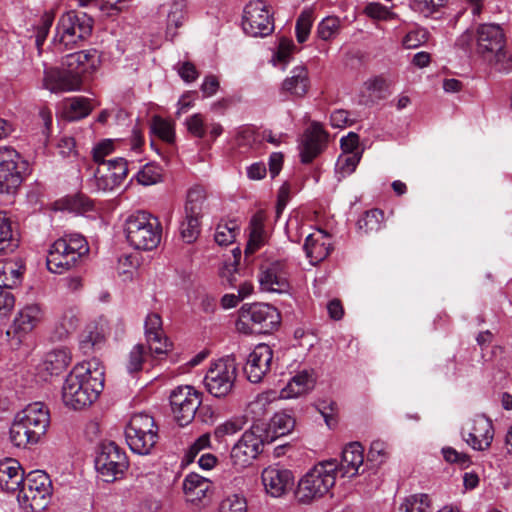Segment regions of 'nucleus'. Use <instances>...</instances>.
I'll return each instance as SVG.
<instances>
[{
    "instance_id": "obj_1",
    "label": "nucleus",
    "mask_w": 512,
    "mask_h": 512,
    "mask_svg": "<svg viewBox=\"0 0 512 512\" xmlns=\"http://www.w3.org/2000/svg\"><path fill=\"white\" fill-rule=\"evenodd\" d=\"M104 387V369L97 359L76 365L62 386L63 403L80 410L90 406Z\"/></svg>"
},
{
    "instance_id": "obj_2",
    "label": "nucleus",
    "mask_w": 512,
    "mask_h": 512,
    "mask_svg": "<svg viewBox=\"0 0 512 512\" xmlns=\"http://www.w3.org/2000/svg\"><path fill=\"white\" fill-rule=\"evenodd\" d=\"M50 424V413L42 402L28 404L16 414L10 428V440L19 448L37 444Z\"/></svg>"
},
{
    "instance_id": "obj_3",
    "label": "nucleus",
    "mask_w": 512,
    "mask_h": 512,
    "mask_svg": "<svg viewBox=\"0 0 512 512\" xmlns=\"http://www.w3.org/2000/svg\"><path fill=\"white\" fill-rule=\"evenodd\" d=\"M338 474L336 460H325L315 464L298 481L295 499L300 504H311L327 495L334 487Z\"/></svg>"
},
{
    "instance_id": "obj_4",
    "label": "nucleus",
    "mask_w": 512,
    "mask_h": 512,
    "mask_svg": "<svg viewBox=\"0 0 512 512\" xmlns=\"http://www.w3.org/2000/svg\"><path fill=\"white\" fill-rule=\"evenodd\" d=\"M124 233L131 247L136 250L151 251L161 242L162 225L151 213L137 211L126 218Z\"/></svg>"
},
{
    "instance_id": "obj_5",
    "label": "nucleus",
    "mask_w": 512,
    "mask_h": 512,
    "mask_svg": "<svg viewBox=\"0 0 512 512\" xmlns=\"http://www.w3.org/2000/svg\"><path fill=\"white\" fill-rule=\"evenodd\" d=\"M89 252L86 239L78 234H66L56 240L49 249L47 268L53 273H62L78 265Z\"/></svg>"
},
{
    "instance_id": "obj_6",
    "label": "nucleus",
    "mask_w": 512,
    "mask_h": 512,
    "mask_svg": "<svg viewBox=\"0 0 512 512\" xmlns=\"http://www.w3.org/2000/svg\"><path fill=\"white\" fill-rule=\"evenodd\" d=\"M92 28V18L85 13L69 11L58 20L53 44L58 51L76 48L91 35Z\"/></svg>"
},
{
    "instance_id": "obj_7",
    "label": "nucleus",
    "mask_w": 512,
    "mask_h": 512,
    "mask_svg": "<svg viewBox=\"0 0 512 512\" xmlns=\"http://www.w3.org/2000/svg\"><path fill=\"white\" fill-rule=\"evenodd\" d=\"M280 324V314L269 304H246L239 311L236 329L243 334H266L272 332Z\"/></svg>"
},
{
    "instance_id": "obj_8",
    "label": "nucleus",
    "mask_w": 512,
    "mask_h": 512,
    "mask_svg": "<svg viewBox=\"0 0 512 512\" xmlns=\"http://www.w3.org/2000/svg\"><path fill=\"white\" fill-rule=\"evenodd\" d=\"M52 496L48 475L42 471L30 472L18 493L20 506L29 512H41L47 508Z\"/></svg>"
},
{
    "instance_id": "obj_9",
    "label": "nucleus",
    "mask_w": 512,
    "mask_h": 512,
    "mask_svg": "<svg viewBox=\"0 0 512 512\" xmlns=\"http://www.w3.org/2000/svg\"><path fill=\"white\" fill-rule=\"evenodd\" d=\"M125 437L132 452L148 455L158 442V427L152 416L136 413L126 426Z\"/></svg>"
},
{
    "instance_id": "obj_10",
    "label": "nucleus",
    "mask_w": 512,
    "mask_h": 512,
    "mask_svg": "<svg viewBox=\"0 0 512 512\" xmlns=\"http://www.w3.org/2000/svg\"><path fill=\"white\" fill-rule=\"evenodd\" d=\"M237 370L233 357L228 356L212 363L204 377L207 391L217 398L230 394L235 385Z\"/></svg>"
},
{
    "instance_id": "obj_11",
    "label": "nucleus",
    "mask_w": 512,
    "mask_h": 512,
    "mask_svg": "<svg viewBox=\"0 0 512 512\" xmlns=\"http://www.w3.org/2000/svg\"><path fill=\"white\" fill-rule=\"evenodd\" d=\"M95 468L104 482L121 478L128 468L125 451L114 442H103L95 459Z\"/></svg>"
},
{
    "instance_id": "obj_12",
    "label": "nucleus",
    "mask_w": 512,
    "mask_h": 512,
    "mask_svg": "<svg viewBox=\"0 0 512 512\" xmlns=\"http://www.w3.org/2000/svg\"><path fill=\"white\" fill-rule=\"evenodd\" d=\"M169 399L173 416L180 426L192 422L202 403L201 393L190 385L176 387L171 391Z\"/></svg>"
},
{
    "instance_id": "obj_13",
    "label": "nucleus",
    "mask_w": 512,
    "mask_h": 512,
    "mask_svg": "<svg viewBox=\"0 0 512 512\" xmlns=\"http://www.w3.org/2000/svg\"><path fill=\"white\" fill-rule=\"evenodd\" d=\"M243 30L252 37H265L274 30L272 15L262 0L249 2L244 8Z\"/></svg>"
},
{
    "instance_id": "obj_14",
    "label": "nucleus",
    "mask_w": 512,
    "mask_h": 512,
    "mask_svg": "<svg viewBox=\"0 0 512 512\" xmlns=\"http://www.w3.org/2000/svg\"><path fill=\"white\" fill-rule=\"evenodd\" d=\"M20 154L12 147H0V193L13 194L22 183Z\"/></svg>"
},
{
    "instance_id": "obj_15",
    "label": "nucleus",
    "mask_w": 512,
    "mask_h": 512,
    "mask_svg": "<svg viewBox=\"0 0 512 512\" xmlns=\"http://www.w3.org/2000/svg\"><path fill=\"white\" fill-rule=\"evenodd\" d=\"M258 424L243 433L242 437L232 447L231 459L235 466L244 468L248 466L262 451L264 442H267Z\"/></svg>"
},
{
    "instance_id": "obj_16",
    "label": "nucleus",
    "mask_w": 512,
    "mask_h": 512,
    "mask_svg": "<svg viewBox=\"0 0 512 512\" xmlns=\"http://www.w3.org/2000/svg\"><path fill=\"white\" fill-rule=\"evenodd\" d=\"M477 51L486 59L500 62L505 58V38L498 24H481L477 28Z\"/></svg>"
},
{
    "instance_id": "obj_17",
    "label": "nucleus",
    "mask_w": 512,
    "mask_h": 512,
    "mask_svg": "<svg viewBox=\"0 0 512 512\" xmlns=\"http://www.w3.org/2000/svg\"><path fill=\"white\" fill-rule=\"evenodd\" d=\"M128 173V164L124 158L109 160L98 165L95 173V184L98 190L112 191L119 187Z\"/></svg>"
},
{
    "instance_id": "obj_18",
    "label": "nucleus",
    "mask_w": 512,
    "mask_h": 512,
    "mask_svg": "<svg viewBox=\"0 0 512 512\" xmlns=\"http://www.w3.org/2000/svg\"><path fill=\"white\" fill-rule=\"evenodd\" d=\"M261 480L265 492L273 498L286 495L294 484L293 473L277 465L265 468L262 471Z\"/></svg>"
},
{
    "instance_id": "obj_19",
    "label": "nucleus",
    "mask_w": 512,
    "mask_h": 512,
    "mask_svg": "<svg viewBox=\"0 0 512 512\" xmlns=\"http://www.w3.org/2000/svg\"><path fill=\"white\" fill-rule=\"evenodd\" d=\"M463 438L473 449L483 451L490 447L494 432L492 422L484 415L476 416L463 428Z\"/></svg>"
},
{
    "instance_id": "obj_20",
    "label": "nucleus",
    "mask_w": 512,
    "mask_h": 512,
    "mask_svg": "<svg viewBox=\"0 0 512 512\" xmlns=\"http://www.w3.org/2000/svg\"><path fill=\"white\" fill-rule=\"evenodd\" d=\"M82 79L77 73H70L65 67H48L44 69L42 86L52 93L76 91L81 88Z\"/></svg>"
},
{
    "instance_id": "obj_21",
    "label": "nucleus",
    "mask_w": 512,
    "mask_h": 512,
    "mask_svg": "<svg viewBox=\"0 0 512 512\" xmlns=\"http://www.w3.org/2000/svg\"><path fill=\"white\" fill-rule=\"evenodd\" d=\"M259 282L263 290L285 293L289 290L287 271L283 261L264 262L260 267Z\"/></svg>"
},
{
    "instance_id": "obj_22",
    "label": "nucleus",
    "mask_w": 512,
    "mask_h": 512,
    "mask_svg": "<svg viewBox=\"0 0 512 512\" xmlns=\"http://www.w3.org/2000/svg\"><path fill=\"white\" fill-rule=\"evenodd\" d=\"M273 351L267 344H259L249 354L244 372L251 383H259L270 371Z\"/></svg>"
},
{
    "instance_id": "obj_23",
    "label": "nucleus",
    "mask_w": 512,
    "mask_h": 512,
    "mask_svg": "<svg viewBox=\"0 0 512 512\" xmlns=\"http://www.w3.org/2000/svg\"><path fill=\"white\" fill-rule=\"evenodd\" d=\"M145 337L149 350L156 356L166 354L171 347L168 339L164 336L162 319L157 313H150L145 320Z\"/></svg>"
},
{
    "instance_id": "obj_24",
    "label": "nucleus",
    "mask_w": 512,
    "mask_h": 512,
    "mask_svg": "<svg viewBox=\"0 0 512 512\" xmlns=\"http://www.w3.org/2000/svg\"><path fill=\"white\" fill-rule=\"evenodd\" d=\"M327 134L319 123H312L305 131L300 156L303 163H310L323 150Z\"/></svg>"
},
{
    "instance_id": "obj_25",
    "label": "nucleus",
    "mask_w": 512,
    "mask_h": 512,
    "mask_svg": "<svg viewBox=\"0 0 512 512\" xmlns=\"http://www.w3.org/2000/svg\"><path fill=\"white\" fill-rule=\"evenodd\" d=\"M317 381L313 369H304L297 372L279 392L281 399H292L306 395L312 391Z\"/></svg>"
},
{
    "instance_id": "obj_26",
    "label": "nucleus",
    "mask_w": 512,
    "mask_h": 512,
    "mask_svg": "<svg viewBox=\"0 0 512 512\" xmlns=\"http://www.w3.org/2000/svg\"><path fill=\"white\" fill-rule=\"evenodd\" d=\"M332 249L331 237L322 229H317L306 237L304 250L312 265H316L326 259Z\"/></svg>"
},
{
    "instance_id": "obj_27",
    "label": "nucleus",
    "mask_w": 512,
    "mask_h": 512,
    "mask_svg": "<svg viewBox=\"0 0 512 512\" xmlns=\"http://www.w3.org/2000/svg\"><path fill=\"white\" fill-rule=\"evenodd\" d=\"M97 63L96 50H82L66 55L62 60V67H65L70 73H77V76L82 79L83 74L96 69Z\"/></svg>"
},
{
    "instance_id": "obj_28",
    "label": "nucleus",
    "mask_w": 512,
    "mask_h": 512,
    "mask_svg": "<svg viewBox=\"0 0 512 512\" xmlns=\"http://www.w3.org/2000/svg\"><path fill=\"white\" fill-rule=\"evenodd\" d=\"M44 309L38 303H30L22 307L13 321V329L17 334H27L35 329L44 319Z\"/></svg>"
},
{
    "instance_id": "obj_29",
    "label": "nucleus",
    "mask_w": 512,
    "mask_h": 512,
    "mask_svg": "<svg viewBox=\"0 0 512 512\" xmlns=\"http://www.w3.org/2000/svg\"><path fill=\"white\" fill-rule=\"evenodd\" d=\"M24 479V470L16 459L5 458L0 461V488L3 491L16 492Z\"/></svg>"
},
{
    "instance_id": "obj_30",
    "label": "nucleus",
    "mask_w": 512,
    "mask_h": 512,
    "mask_svg": "<svg viewBox=\"0 0 512 512\" xmlns=\"http://www.w3.org/2000/svg\"><path fill=\"white\" fill-rule=\"evenodd\" d=\"M364 464V448L359 442L348 444L343 452L338 472L342 477H354L360 473Z\"/></svg>"
},
{
    "instance_id": "obj_31",
    "label": "nucleus",
    "mask_w": 512,
    "mask_h": 512,
    "mask_svg": "<svg viewBox=\"0 0 512 512\" xmlns=\"http://www.w3.org/2000/svg\"><path fill=\"white\" fill-rule=\"evenodd\" d=\"M266 216L263 211L256 212L249 225V239L245 248V256L252 255L263 247L269 239V233L265 227Z\"/></svg>"
},
{
    "instance_id": "obj_32",
    "label": "nucleus",
    "mask_w": 512,
    "mask_h": 512,
    "mask_svg": "<svg viewBox=\"0 0 512 512\" xmlns=\"http://www.w3.org/2000/svg\"><path fill=\"white\" fill-rule=\"evenodd\" d=\"M20 242L18 224L6 212H0V252H13Z\"/></svg>"
},
{
    "instance_id": "obj_33",
    "label": "nucleus",
    "mask_w": 512,
    "mask_h": 512,
    "mask_svg": "<svg viewBox=\"0 0 512 512\" xmlns=\"http://www.w3.org/2000/svg\"><path fill=\"white\" fill-rule=\"evenodd\" d=\"M308 89V71L303 66L295 67L291 71V76L287 77L282 83V90L294 97H304Z\"/></svg>"
},
{
    "instance_id": "obj_34",
    "label": "nucleus",
    "mask_w": 512,
    "mask_h": 512,
    "mask_svg": "<svg viewBox=\"0 0 512 512\" xmlns=\"http://www.w3.org/2000/svg\"><path fill=\"white\" fill-rule=\"evenodd\" d=\"M295 425L293 417L285 412H278L271 418L267 429L264 431V437L267 442L285 436L290 433Z\"/></svg>"
},
{
    "instance_id": "obj_35",
    "label": "nucleus",
    "mask_w": 512,
    "mask_h": 512,
    "mask_svg": "<svg viewBox=\"0 0 512 512\" xmlns=\"http://www.w3.org/2000/svg\"><path fill=\"white\" fill-rule=\"evenodd\" d=\"M92 109L88 98L72 97L63 101L62 115L66 120L76 121L88 116Z\"/></svg>"
},
{
    "instance_id": "obj_36",
    "label": "nucleus",
    "mask_w": 512,
    "mask_h": 512,
    "mask_svg": "<svg viewBox=\"0 0 512 512\" xmlns=\"http://www.w3.org/2000/svg\"><path fill=\"white\" fill-rule=\"evenodd\" d=\"M105 342V335L97 325H88L80 336L79 348L85 355L99 349Z\"/></svg>"
},
{
    "instance_id": "obj_37",
    "label": "nucleus",
    "mask_w": 512,
    "mask_h": 512,
    "mask_svg": "<svg viewBox=\"0 0 512 512\" xmlns=\"http://www.w3.org/2000/svg\"><path fill=\"white\" fill-rule=\"evenodd\" d=\"M210 488V482L198 474H189L183 483V489L190 501L201 500Z\"/></svg>"
},
{
    "instance_id": "obj_38",
    "label": "nucleus",
    "mask_w": 512,
    "mask_h": 512,
    "mask_svg": "<svg viewBox=\"0 0 512 512\" xmlns=\"http://www.w3.org/2000/svg\"><path fill=\"white\" fill-rule=\"evenodd\" d=\"M384 212L374 208L366 211L357 221L358 230L366 235L376 233L384 227Z\"/></svg>"
},
{
    "instance_id": "obj_39",
    "label": "nucleus",
    "mask_w": 512,
    "mask_h": 512,
    "mask_svg": "<svg viewBox=\"0 0 512 512\" xmlns=\"http://www.w3.org/2000/svg\"><path fill=\"white\" fill-rule=\"evenodd\" d=\"M277 399L281 398L276 391L270 390L260 393L249 403L248 412L255 420H260L268 413L270 405Z\"/></svg>"
},
{
    "instance_id": "obj_40",
    "label": "nucleus",
    "mask_w": 512,
    "mask_h": 512,
    "mask_svg": "<svg viewBox=\"0 0 512 512\" xmlns=\"http://www.w3.org/2000/svg\"><path fill=\"white\" fill-rule=\"evenodd\" d=\"M80 322L79 312L70 308L64 311L55 326V336L62 340L72 334L78 327Z\"/></svg>"
},
{
    "instance_id": "obj_41",
    "label": "nucleus",
    "mask_w": 512,
    "mask_h": 512,
    "mask_svg": "<svg viewBox=\"0 0 512 512\" xmlns=\"http://www.w3.org/2000/svg\"><path fill=\"white\" fill-rule=\"evenodd\" d=\"M22 267L15 263H5L0 266V289L10 290L21 282Z\"/></svg>"
},
{
    "instance_id": "obj_42",
    "label": "nucleus",
    "mask_w": 512,
    "mask_h": 512,
    "mask_svg": "<svg viewBox=\"0 0 512 512\" xmlns=\"http://www.w3.org/2000/svg\"><path fill=\"white\" fill-rule=\"evenodd\" d=\"M240 232V226L236 220L220 222L216 227L214 239L220 246L232 244Z\"/></svg>"
},
{
    "instance_id": "obj_43",
    "label": "nucleus",
    "mask_w": 512,
    "mask_h": 512,
    "mask_svg": "<svg viewBox=\"0 0 512 512\" xmlns=\"http://www.w3.org/2000/svg\"><path fill=\"white\" fill-rule=\"evenodd\" d=\"M71 358L63 349L54 350L47 354L44 367L51 375H57L67 368Z\"/></svg>"
},
{
    "instance_id": "obj_44",
    "label": "nucleus",
    "mask_w": 512,
    "mask_h": 512,
    "mask_svg": "<svg viewBox=\"0 0 512 512\" xmlns=\"http://www.w3.org/2000/svg\"><path fill=\"white\" fill-rule=\"evenodd\" d=\"M207 198L206 189L200 185L193 186L187 193L185 213L202 215L204 203Z\"/></svg>"
},
{
    "instance_id": "obj_45",
    "label": "nucleus",
    "mask_w": 512,
    "mask_h": 512,
    "mask_svg": "<svg viewBox=\"0 0 512 512\" xmlns=\"http://www.w3.org/2000/svg\"><path fill=\"white\" fill-rule=\"evenodd\" d=\"M200 217L192 213H185V219L180 225V234L186 243L194 242L200 233Z\"/></svg>"
},
{
    "instance_id": "obj_46",
    "label": "nucleus",
    "mask_w": 512,
    "mask_h": 512,
    "mask_svg": "<svg viewBox=\"0 0 512 512\" xmlns=\"http://www.w3.org/2000/svg\"><path fill=\"white\" fill-rule=\"evenodd\" d=\"M431 504L428 494H414L405 499L400 510L403 512H431Z\"/></svg>"
},
{
    "instance_id": "obj_47",
    "label": "nucleus",
    "mask_w": 512,
    "mask_h": 512,
    "mask_svg": "<svg viewBox=\"0 0 512 512\" xmlns=\"http://www.w3.org/2000/svg\"><path fill=\"white\" fill-rule=\"evenodd\" d=\"M183 8V0H176L168 12L166 35L170 40H173L176 35V29L182 25L184 19Z\"/></svg>"
},
{
    "instance_id": "obj_48",
    "label": "nucleus",
    "mask_w": 512,
    "mask_h": 512,
    "mask_svg": "<svg viewBox=\"0 0 512 512\" xmlns=\"http://www.w3.org/2000/svg\"><path fill=\"white\" fill-rule=\"evenodd\" d=\"M314 22L313 10L304 9L296 20L295 30L296 39L299 43H304L309 35Z\"/></svg>"
},
{
    "instance_id": "obj_49",
    "label": "nucleus",
    "mask_w": 512,
    "mask_h": 512,
    "mask_svg": "<svg viewBox=\"0 0 512 512\" xmlns=\"http://www.w3.org/2000/svg\"><path fill=\"white\" fill-rule=\"evenodd\" d=\"M341 27V20L336 16H327L317 25V35L324 41L335 38Z\"/></svg>"
},
{
    "instance_id": "obj_50",
    "label": "nucleus",
    "mask_w": 512,
    "mask_h": 512,
    "mask_svg": "<svg viewBox=\"0 0 512 512\" xmlns=\"http://www.w3.org/2000/svg\"><path fill=\"white\" fill-rule=\"evenodd\" d=\"M162 168L154 163L146 164L137 174V180L141 185L150 186L162 181Z\"/></svg>"
},
{
    "instance_id": "obj_51",
    "label": "nucleus",
    "mask_w": 512,
    "mask_h": 512,
    "mask_svg": "<svg viewBox=\"0 0 512 512\" xmlns=\"http://www.w3.org/2000/svg\"><path fill=\"white\" fill-rule=\"evenodd\" d=\"M236 141L241 147L253 148L260 143L261 136L253 126L245 125L238 128Z\"/></svg>"
},
{
    "instance_id": "obj_52",
    "label": "nucleus",
    "mask_w": 512,
    "mask_h": 512,
    "mask_svg": "<svg viewBox=\"0 0 512 512\" xmlns=\"http://www.w3.org/2000/svg\"><path fill=\"white\" fill-rule=\"evenodd\" d=\"M361 153H342L336 163V171L342 177L353 173L360 162Z\"/></svg>"
},
{
    "instance_id": "obj_53",
    "label": "nucleus",
    "mask_w": 512,
    "mask_h": 512,
    "mask_svg": "<svg viewBox=\"0 0 512 512\" xmlns=\"http://www.w3.org/2000/svg\"><path fill=\"white\" fill-rule=\"evenodd\" d=\"M147 357V351L143 344H136L130 350L127 358L126 368L129 373H135L142 369Z\"/></svg>"
},
{
    "instance_id": "obj_54",
    "label": "nucleus",
    "mask_w": 512,
    "mask_h": 512,
    "mask_svg": "<svg viewBox=\"0 0 512 512\" xmlns=\"http://www.w3.org/2000/svg\"><path fill=\"white\" fill-rule=\"evenodd\" d=\"M152 132L166 142H172L175 137L174 127L170 121L155 116L151 124Z\"/></svg>"
},
{
    "instance_id": "obj_55",
    "label": "nucleus",
    "mask_w": 512,
    "mask_h": 512,
    "mask_svg": "<svg viewBox=\"0 0 512 512\" xmlns=\"http://www.w3.org/2000/svg\"><path fill=\"white\" fill-rule=\"evenodd\" d=\"M428 31L417 28L409 31L402 39V46L405 49H416L428 41Z\"/></svg>"
},
{
    "instance_id": "obj_56",
    "label": "nucleus",
    "mask_w": 512,
    "mask_h": 512,
    "mask_svg": "<svg viewBox=\"0 0 512 512\" xmlns=\"http://www.w3.org/2000/svg\"><path fill=\"white\" fill-rule=\"evenodd\" d=\"M447 0H413L412 7L425 17L431 16L445 5Z\"/></svg>"
},
{
    "instance_id": "obj_57",
    "label": "nucleus",
    "mask_w": 512,
    "mask_h": 512,
    "mask_svg": "<svg viewBox=\"0 0 512 512\" xmlns=\"http://www.w3.org/2000/svg\"><path fill=\"white\" fill-rule=\"evenodd\" d=\"M185 126L189 134L196 138H203L206 134L204 117L200 113H195L185 120Z\"/></svg>"
},
{
    "instance_id": "obj_58",
    "label": "nucleus",
    "mask_w": 512,
    "mask_h": 512,
    "mask_svg": "<svg viewBox=\"0 0 512 512\" xmlns=\"http://www.w3.org/2000/svg\"><path fill=\"white\" fill-rule=\"evenodd\" d=\"M246 500L239 495H230L220 504L219 512H246Z\"/></svg>"
},
{
    "instance_id": "obj_59",
    "label": "nucleus",
    "mask_w": 512,
    "mask_h": 512,
    "mask_svg": "<svg viewBox=\"0 0 512 512\" xmlns=\"http://www.w3.org/2000/svg\"><path fill=\"white\" fill-rule=\"evenodd\" d=\"M54 20V16L51 13H45L42 18L40 24L36 28L35 34V44L37 48L40 50L43 43L45 42L49 30L52 26Z\"/></svg>"
},
{
    "instance_id": "obj_60",
    "label": "nucleus",
    "mask_w": 512,
    "mask_h": 512,
    "mask_svg": "<svg viewBox=\"0 0 512 512\" xmlns=\"http://www.w3.org/2000/svg\"><path fill=\"white\" fill-rule=\"evenodd\" d=\"M389 456L388 445L384 441L375 440L368 452V461L383 463Z\"/></svg>"
},
{
    "instance_id": "obj_61",
    "label": "nucleus",
    "mask_w": 512,
    "mask_h": 512,
    "mask_svg": "<svg viewBox=\"0 0 512 512\" xmlns=\"http://www.w3.org/2000/svg\"><path fill=\"white\" fill-rule=\"evenodd\" d=\"M114 151V142L111 139H104L99 142L92 150L93 160L100 165L101 163H107L105 157L109 156Z\"/></svg>"
},
{
    "instance_id": "obj_62",
    "label": "nucleus",
    "mask_w": 512,
    "mask_h": 512,
    "mask_svg": "<svg viewBox=\"0 0 512 512\" xmlns=\"http://www.w3.org/2000/svg\"><path fill=\"white\" fill-rule=\"evenodd\" d=\"M242 428L243 422L241 420H229L216 427L214 436L218 440H222L225 436L236 434Z\"/></svg>"
},
{
    "instance_id": "obj_63",
    "label": "nucleus",
    "mask_w": 512,
    "mask_h": 512,
    "mask_svg": "<svg viewBox=\"0 0 512 512\" xmlns=\"http://www.w3.org/2000/svg\"><path fill=\"white\" fill-rule=\"evenodd\" d=\"M364 11L370 18L377 20H389L394 17V14L380 3H370Z\"/></svg>"
},
{
    "instance_id": "obj_64",
    "label": "nucleus",
    "mask_w": 512,
    "mask_h": 512,
    "mask_svg": "<svg viewBox=\"0 0 512 512\" xmlns=\"http://www.w3.org/2000/svg\"><path fill=\"white\" fill-rule=\"evenodd\" d=\"M364 87L372 94L379 96L389 87V82L383 76H375L364 82Z\"/></svg>"
}]
</instances>
